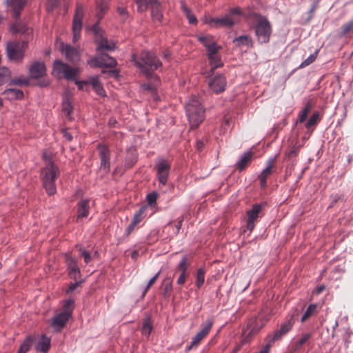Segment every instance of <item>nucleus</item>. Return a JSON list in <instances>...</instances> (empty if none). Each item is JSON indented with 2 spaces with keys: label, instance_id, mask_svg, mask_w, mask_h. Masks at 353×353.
Returning a JSON list of instances; mask_svg holds the SVG:
<instances>
[{
  "label": "nucleus",
  "instance_id": "8fccbe9b",
  "mask_svg": "<svg viewBox=\"0 0 353 353\" xmlns=\"http://www.w3.org/2000/svg\"><path fill=\"white\" fill-rule=\"evenodd\" d=\"M341 33L343 35L353 33V19L341 27Z\"/></svg>",
  "mask_w": 353,
  "mask_h": 353
},
{
  "label": "nucleus",
  "instance_id": "09e8293b",
  "mask_svg": "<svg viewBox=\"0 0 353 353\" xmlns=\"http://www.w3.org/2000/svg\"><path fill=\"white\" fill-rule=\"evenodd\" d=\"M73 310H74V300H72V299L67 300L63 305V310L62 312L64 313H68V315L71 316Z\"/></svg>",
  "mask_w": 353,
  "mask_h": 353
},
{
  "label": "nucleus",
  "instance_id": "c9c22d12",
  "mask_svg": "<svg viewBox=\"0 0 353 353\" xmlns=\"http://www.w3.org/2000/svg\"><path fill=\"white\" fill-rule=\"evenodd\" d=\"M312 103L310 101H308L305 104L303 110L299 112V119L301 123H303L305 121L308 113L310 112L312 108Z\"/></svg>",
  "mask_w": 353,
  "mask_h": 353
},
{
  "label": "nucleus",
  "instance_id": "4d7b16f0",
  "mask_svg": "<svg viewBox=\"0 0 353 353\" xmlns=\"http://www.w3.org/2000/svg\"><path fill=\"white\" fill-rule=\"evenodd\" d=\"M158 197V193L157 192H153L147 195L146 199L148 204L150 205H154L156 204V201Z\"/></svg>",
  "mask_w": 353,
  "mask_h": 353
},
{
  "label": "nucleus",
  "instance_id": "20e7f679",
  "mask_svg": "<svg viewBox=\"0 0 353 353\" xmlns=\"http://www.w3.org/2000/svg\"><path fill=\"white\" fill-rule=\"evenodd\" d=\"M186 114L190 128L194 129L205 119V108L199 97L193 96L185 105Z\"/></svg>",
  "mask_w": 353,
  "mask_h": 353
},
{
  "label": "nucleus",
  "instance_id": "9b49d317",
  "mask_svg": "<svg viewBox=\"0 0 353 353\" xmlns=\"http://www.w3.org/2000/svg\"><path fill=\"white\" fill-rule=\"evenodd\" d=\"M26 46L27 43L25 41L8 43L6 48L8 58L15 61L21 59Z\"/></svg>",
  "mask_w": 353,
  "mask_h": 353
},
{
  "label": "nucleus",
  "instance_id": "aec40b11",
  "mask_svg": "<svg viewBox=\"0 0 353 353\" xmlns=\"http://www.w3.org/2000/svg\"><path fill=\"white\" fill-rule=\"evenodd\" d=\"M265 325V322L261 320H255L254 322L252 323H250L248 325L249 327L250 328V330L249 333L245 336L242 341L241 344L244 345L247 343H248L250 341L251 337L258 333L261 329H262Z\"/></svg>",
  "mask_w": 353,
  "mask_h": 353
},
{
  "label": "nucleus",
  "instance_id": "f3484780",
  "mask_svg": "<svg viewBox=\"0 0 353 353\" xmlns=\"http://www.w3.org/2000/svg\"><path fill=\"white\" fill-rule=\"evenodd\" d=\"M26 2L27 0H6L8 6L12 12V17L16 20L19 18L21 12L24 8Z\"/></svg>",
  "mask_w": 353,
  "mask_h": 353
},
{
  "label": "nucleus",
  "instance_id": "c85d7f7f",
  "mask_svg": "<svg viewBox=\"0 0 353 353\" xmlns=\"http://www.w3.org/2000/svg\"><path fill=\"white\" fill-rule=\"evenodd\" d=\"M62 52L65 54V57L70 61H76L79 59V53L76 48L70 46H63Z\"/></svg>",
  "mask_w": 353,
  "mask_h": 353
},
{
  "label": "nucleus",
  "instance_id": "f03ea898",
  "mask_svg": "<svg viewBox=\"0 0 353 353\" xmlns=\"http://www.w3.org/2000/svg\"><path fill=\"white\" fill-rule=\"evenodd\" d=\"M248 19L254 30L258 42L261 44L268 43L272 32V27L268 18L259 13L251 12Z\"/></svg>",
  "mask_w": 353,
  "mask_h": 353
},
{
  "label": "nucleus",
  "instance_id": "de8ad7c7",
  "mask_svg": "<svg viewBox=\"0 0 353 353\" xmlns=\"http://www.w3.org/2000/svg\"><path fill=\"white\" fill-rule=\"evenodd\" d=\"M97 16L99 19H102L103 17L105 12L107 11L108 6V4L105 2H103L101 3H97Z\"/></svg>",
  "mask_w": 353,
  "mask_h": 353
},
{
  "label": "nucleus",
  "instance_id": "864d4df0",
  "mask_svg": "<svg viewBox=\"0 0 353 353\" xmlns=\"http://www.w3.org/2000/svg\"><path fill=\"white\" fill-rule=\"evenodd\" d=\"M317 54H318V50H316L314 54H311L304 61H303L300 65V68L306 67V66L309 65L310 64H311L312 63H313L317 57Z\"/></svg>",
  "mask_w": 353,
  "mask_h": 353
},
{
  "label": "nucleus",
  "instance_id": "0e129e2a",
  "mask_svg": "<svg viewBox=\"0 0 353 353\" xmlns=\"http://www.w3.org/2000/svg\"><path fill=\"white\" fill-rule=\"evenodd\" d=\"M156 282V281L154 280V279H153L152 277L150 279V281H148L146 287L145 288L143 292V296H144L146 293L148 292V291L149 290V289L150 288V287Z\"/></svg>",
  "mask_w": 353,
  "mask_h": 353
},
{
  "label": "nucleus",
  "instance_id": "bf43d9fd",
  "mask_svg": "<svg viewBox=\"0 0 353 353\" xmlns=\"http://www.w3.org/2000/svg\"><path fill=\"white\" fill-rule=\"evenodd\" d=\"M172 290V280L168 279V282L165 283L163 294L164 296H168Z\"/></svg>",
  "mask_w": 353,
  "mask_h": 353
},
{
  "label": "nucleus",
  "instance_id": "cd10ccee",
  "mask_svg": "<svg viewBox=\"0 0 353 353\" xmlns=\"http://www.w3.org/2000/svg\"><path fill=\"white\" fill-rule=\"evenodd\" d=\"M137 161V153L135 149L130 148L128 150L125 159V167L126 168H132Z\"/></svg>",
  "mask_w": 353,
  "mask_h": 353
},
{
  "label": "nucleus",
  "instance_id": "39448f33",
  "mask_svg": "<svg viewBox=\"0 0 353 353\" xmlns=\"http://www.w3.org/2000/svg\"><path fill=\"white\" fill-rule=\"evenodd\" d=\"M241 11L239 8H234L230 10L229 13L221 18L207 19L205 22L208 24L214 25V27H232L239 20Z\"/></svg>",
  "mask_w": 353,
  "mask_h": 353
},
{
  "label": "nucleus",
  "instance_id": "f8f14e48",
  "mask_svg": "<svg viewBox=\"0 0 353 353\" xmlns=\"http://www.w3.org/2000/svg\"><path fill=\"white\" fill-rule=\"evenodd\" d=\"M93 30L95 34V41L98 44L97 50L112 51L114 50L115 43L112 41L108 40L103 32L99 30L97 25L93 27Z\"/></svg>",
  "mask_w": 353,
  "mask_h": 353
},
{
  "label": "nucleus",
  "instance_id": "dca6fc26",
  "mask_svg": "<svg viewBox=\"0 0 353 353\" xmlns=\"http://www.w3.org/2000/svg\"><path fill=\"white\" fill-rule=\"evenodd\" d=\"M65 262L70 277L76 281L81 276L80 269L77 265V261L70 254H66Z\"/></svg>",
  "mask_w": 353,
  "mask_h": 353
},
{
  "label": "nucleus",
  "instance_id": "72a5a7b5",
  "mask_svg": "<svg viewBox=\"0 0 353 353\" xmlns=\"http://www.w3.org/2000/svg\"><path fill=\"white\" fill-rule=\"evenodd\" d=\"M11 72L5 67H0V86L8 82L10 80Z\"/></svg>",
  "mask_w": 353,
  "mask_h": 353
},
{
  "label": "nucleus",
  "instance_id": "ddd939ff",
  "mask_svg": "<svg viewBox=\"0 0 353 353\" xmlns=\"http://www.w3.org/2000/svg\"><path fill=\"white\" fill-rule=\"evenodd\" d=\"M157 176L161 185H165L168 182V178L170 170V164L165 159H160L155 165Z\"/></svg>",
  "mask_w": 353,
  "mask_h": 353
},
{
  "label": "nucleus",
  "instance_id": "e433bc0d",
  "mask_svg": "<svg viewBox=\"0 0 353 353\" xmlns=\"http://www.w3.org/2000/svg\"><path fill=\"white\" fill-rule=\"evenodd\" d=\"M181 8L188 18L190 23L194 24L197 22L196 17L192 13L191 10L186 6L184 1L181 2Z\"/></svg>",
  "mask_w": 353,
  "mask_h": 353
},
{
  "label": "nucleus",
  "instance_id": "c756f323",
  "mask_svg": "<svg viewBox=\"0 0 353 353\" xmlns=\"http://www.w3.org/2000/svg\"><path fill=\"white\" fill-rule=\"evenodd\" d=\"M50 347V339L45 335H42L36 345V350L41 352H47Z\"/></svg>",
  "mask_w": 353,
  "mask_h": 353
},
{
  "label": "nucleus",
  "instance_id": "7c9ffc66",
  "mask_svg": "<svg viewBox=\"0 0 353 353\" xmlns=\"http://www.w3.org/2000/svg\"><path fill=\"white\" fill-rule=\"evenodd\" d=\"M3 94L10 101L21 99L24 96L22 90H4Z\"/></svg>",
  "mask_w": 353,
  "mask_h": 353
},
{
  "label": "nucleus",
  "instance_id": "6e6552de",
  "mask_svg": "<svg viewBox=\"0 0 353 353\" xmlns=\"http://www.w3.org/2000/svg\"><path fill=\"white\" fill-rule=\"evenodd\" d=\"M299 311L295 308L291 311L290 314L288 316L286 321L281 324L280 328L274 333L272 341L279 340L283 335L290 332L296 321L298 319Z\"/></svg>",
  "mask_w": 353,
  "mask_h": 353
},
{
  "label": "nucleus",
  "instance_id": "ea45409f",
  "mask_svg": "<svg viewBox=\"0 0 353 353\" xmlns=\"http://www.w3.org/2000/svg\"><path fill=\"white\" fill-rule=\"evenodd\" d=\"M33 342V338L28 336L26 340L21 343L17 353H26L31 347Z\"/></svg>",
  "mask_w": 353,
  "mask_h": 353
},
{
  "label": "nucleus",
  "instance_id": "473e14b6",
  "mask_svg": "<svg viewBox=\"0 0 353 353\" xmlns=\"http://www.w3.org/2000/svg\"><path fill=\"white\" fill-rule=\"evenodd\" d=\"M209 59L210 65L211 66V71L213 72L214 70L221 68L223 65V63L221 60L220 54L216 55L211 56L208 57Z\"/></svg>",
  "mask_w": 353,
  "mask_h": 353
},
{
  "label": "nucleus",
  "instance_id": "37998d69",
  "mask_svg": "<svg viewBox=\"0 0 353 353\" xmlns=\"http://www.w3.org/2000/svg\"><path fill=\"white\" fill-rule=\"evenodd\" d=\"M137 5V10L139 12H143L147 10L148 8H151L152 0H134Z\"/></svg>",
  "mask_w": 353,
  "mask_h": 353
},
{
  "label": "nucleus",
  "instance_id": "13d9d810",
  "mask_svg": "<svg viewBox=\"0 0 353 353\" xmlns=\"http://www.w3.org/2000/svg\"><path fill=\"white\" fill-rule=\"evenodd\" d=\"M79 252L81 253V256L83 257L84 262L87 264L89 263L92 259L90 252L83 249V248H79Z\"/></svg>",
  "mask_w": 353,
  "mask_h": 353
},
{
  "label": "nucleus",
  "instance_id": "58836bf2",
  "mask_svg": "<svg viewBox=\"0 0 353 353\" xmlns=\"http://www.w3.org/2000/svg\"><path fill=\"white\" fill-rule=\"evenodd\" d=\"M181 8L188 18L190 23L194 24L197 22L196 17L192 13L191 10L186 6L184 1L181 2Z\"/></svg>",
  "mask_w": 353,
  "mask_h": 353
},
{
  "label": "nucleus",
  "instance_id": "1a4fd4ad",
  "mask_svg": "<svg viewBox=\"0 0 353 353\" xmlns=\"http://www.w3.org/2000/svg\"><path fill=\"white\" fill-rule=\"evenodd\" d=\"M88 63L92 68H113L117 65V61L113 57L103 52H101L95 57L89 59Z\"/></svg>",
  "mask_w": 353,
  "mask_h": 353
},
{
  "label": "nucleus",
  "instance_id": "f257e3e1",
  "mask_svg": "<svg viewBox=\"0 0 353 353\" xmlns=\"http://www.w3.org/2000/svg\"><path fill=\"white\" fill-rule=\"evenodd\" d=\"M132 60L147 79L144 88H157L161 85V79L154 72L162 63L154 53L143 50L139 56L133 54Z\"/></svg>",
  "mask_w": 353,
  "mask_h": 353
},
{
  "label": "nucleus",
  "instance_id": "9d476101",
  "mask_svg": "<svg viewBox=\"0 0 353 353\" xmlns=\"http://www.w3.org/2000/svg\"><path fill=\"white\" fill-rule=\"evenodd\" d=\"M213 323V320L208 319L201 325V330L192 338L190 346L187 347L188 351L192 350L194 347L197 346L201 341L208 335L212 327Z\"/></svg>",
  "mask_w": 353,
  "mask_h": 353
},
{
  "label": "nucleus",
  "instance_id": "5701e85b",
  "mask_svg": "<svg viewBox=\"0 0 353 353\" xmlns=\"http://www.w3.org/2000/svg\"><path fill=\"white\" fill-rule=\"evenodd\" d=\"M89 203L88 199H81L78 203L77 217V221H80L83 218H85L89 214Z\"/></svg>",
  "mask_w": 353,
  "mask_h": 353
},
{
  "label": "nucleus",
  "instance_id": "774afa93",
  "mask_svg": "<svg viewBox=\"0 0 353 353\" xmlns=\"http://www.w3.org/2000/svg\"><path fill=\"white\" fill-rule=\"evenodd\" d=\"M136 225H137L133 224L132 222L130 223V224L128 226V228L126 229L127 235H129L134 230Z\"/></svg>",
  "mask_w": 353,
  "mask_h": 353
},
{
  "label": "nucleus",
  "instance_id": "338daca9",
  "mask_svg": "<svg viewBox=\"0 0 353 353\" xmlns=\"http://www.w3.org/2000/svg\"><path fill=\"white\" fill-rule=\"evenodd\" d=\"M62 134L63 137L68 141H71L72 140V134L67 130H63Z\"/></svg>",
  "mask_w": 353,
  "mask_h": 353
},
{
  "label": "nucleus",
  "instance_id": "603ef678",
  "mask_svg": "<svg viewBox=\"0 0 353 353\" xmlns=\"http://www.w3.org/2000/svg\"><path fill=\"white\" fill-rule=\"evenodd\" d=\"M311 337V334L307 333L303 334L301 339L296 343L295 348L296 350H299L301 347Z\"/></svg>",
  "mask_w": 353,
  "mask_h": 353
},
{
  "label": "nucleus",
  "instance_id": "423d86ee",
  "mask_svg": "<svg viewBox=\"0 0 353 353\" xmlns=\"http://www.w3.org/2000/svg\"><path fill=\"white\" fill-rule=\"evenodd\" d=\"M79 73V69L72 68L59 60H56L53 64L52 74L59 79L75 80Z\"/></svg>",
  "mask_w": 353,
  "mask_h": 353
},
{
  "label": "nucleus",
  "instance_id": "4be33fe9",
  "mask_svg": "<svg viewBox=\"0 0 353 353\" xmlns=\"http://www.w3.org/2000/svg\"><path fill=\"white\" fill-rule=\"evenodd\" d=\"M62 110L68 119L71 120L73 111V99L69 92H65L63 97Z\"/></svg>",
  "mask_w": 353,
  "mask_h": 353
},
{
  "label": "nucleus",
  "instance_id": "a18cd8bd",
  "mask_svg": "<svg viewBox=\"0 0 353 353\" xmlns=\"http://www.w3.org/2000/svg\"><path fill=\"white\" fill-rule=\"evenodd\" d=\"M205 270L203 268H199L196 273V285L199 289L205 281Z\"/></svg>",
  "mask_w": 353,
  "mask_h": 353
},
{
  "label": "nucleus",
  "instance_id": "6e6d98bb",
  "mask_svg": "<svg viewBox=\"0 0 353 353\" xmlns=\"http://www.w3.org/2000/svg\"><path fill=\"white\" fill-rule=\"evenodd\" d=\"M188 265L187 263V258L183 256L178 264L177 268L182 273H187Z\"/></svg>",
  "mask_w": 353,
  "mask_h": 353
},
{
  "label": "nucleus",
  "instance_id": "052dcab7",
  "mask_svg": "<svg viewBox=\"0 0 353 353\" xmlns=\"http://www.w3.org/2000/svg\"><path fill=\"white\" fill-rule=\"evenodd\" d=\"M117 11L119 14V16L121 18V20L124 22L128 17V12L125 8L123 7H118Z\"/></svg>",
  "mask_w": 353,
  "mask_h": 353
},
{
  "label": "nucleus",
  "instance_id": "7ed1b4c3",
  "mask_svg": "<svg viewBox=\"0 0 353 353\" xmlns=\"http://www.w3.org/2000/svg\"><path fill=\"white\" fill-rule=\"evenodd\" d=\"M43 157L46 161V165L41 173L43 185L48 195H53L56 193L55 181L59 175V170L45 153Z\"/></svg>",
  "mask_w": 353,
  "mask_h": 353
},
{
  "label": "nucleus",
  "instance_id": "4468645a",
  "mask_svg": "<svg viewBox=\"0 0 353 353\" xmlns=\"http://www.w3.org/2000/svg\"><path fill=\"white\" fill-rule=\"evenodd\" d=\"M83 17V9L81 5H77L75 14L73 19L72 31L73 41H77L80 38V34L82 27V19Z\"/></svg>",
  "mask_w": 353,
  "mask_h": 353
},
{
  "label": "nucleus",
  "instance_id": "a211bd4d",
  "mask_svg": "<svg viewBox=\"0 0 353 353\" xmlns=\"http://www.w3.org/2000/svg\"><path fill=\"white\" fill-rule=\"evenodd\" d=\"M276 156L274 157H271L267 161V166L265 169L262 170L259 178L260 179V185L262 188H264L266 186V179L269 177L272 173V168L274 165V162L276 161Z\"/></svg>",
  "mask_w": 353,
  "mask_h": 353
},
{
  "label": "nucleus",
  "instance_id": "2eb2a0df",
  "mask_svg": "<svg viewBox=\"0 0 353 353\" xmlns=\"http://www.w3.org/2000/svg\"><path fill=\"white\" fill-rule=\"evenodd\" d=\"M99 155L101 160L100 167L105 172L110 170V152L105 144H99L97 145Z\"/></svg>",
  "mask_w": 353,
  "mask_h": 353
},
{
  "label": "nucleus",
  "instance_id": "393cba45",
  "mask_svg": "<svg viewBox=\"0 0 353 353\" xmlns=\"http://www.w3.org/2000/svg\"><path fill=\"white\" fill-rule=\"evenodd\" d=\"M151 15L154 21H161L163 18V14L161 9V3L158 0H152Z\"/></svg>",
  "mask_w": 353,
  "mask_h": 353
},
{
  "label": "nucleus",
  "instance_id": "5fc2aeb1",
  "mask_svg": "<svg viewBox=\"0 0 353 353\" xmlns=\"http://www.w3.org/2000/svg\"><path fill=\"white\" fill-rule=\"evenodd\" d=\"M221 49V47L220 46H218L216 43L210 48H208L207 49L208 53L207 56L208 57H210L211 56L216 55L219 53V50Z\"/></svg>",
  "mask_w": 353,
  "mask_h": 353
},
{
  "label": "nucleus",
  "instance_id": "c03bdc74",
  "mask_svg": "<svg viewBox=\"0 0 353 353\" xmlns=\"http://www.w3.org/2000/svg\"><path fill=\"white\" fill-rule=\"evenodd\" d=\"M317 305L316 304H310L303 315L302 316L301 321V322H304L308 318H310L312 314H314L316 312Z\"/></svg>",
  "mask_w": 353,
  "mask_h": 353
},
{
  "label": "nucleus",
  "instance_id": "a19ab883",
  "mask_svg": "<svg viewBox=\"0 0 353 353\" xmlns=\"http://www.w3.org/2000/svg\"><path fill=\"white\" fill-rule=\"evenodd\" d=\"M252 40L248 35H242L234 39V43L238 46H250L252 44Z\"/></svg>",
  "mask_w": 353,
  "mask_h": 353
},
{
  "label": "nucleus",
  "instance_id": "3c124183",
  "mask_svg": "<svg viewBox=\"0 0 353 353\" xmlns=\"http://www.w3.org/2000/svg\"><path fill=\"white\" fill-rule=\"evenodd\" d=\"M319 114L318 112L314 113L310 118V119L305 123L306 128H310L312 126L316 124L319 119Z\"/></svg>",
  "mask_w": 353,
  "mask_h": 353
},
{
  "label": "nucleus",
  "instance_id": "680f3d73",
  "mask_svg": "<svg viewBox=\"0 0 353 353\" xmlns=\"http://www.w3.org/2000/svg\"><path fill=\"white\" fill-rule=\"evenodd\" d=\"M299 152V148L294 147L288 153H286V156L288 157V158L290 159L292 157H296L298 154Z\"/></svg>",
  "mask_w": 353,
  "mask_h": 353
},
{
  "label": "nucleus",
  "instance_id": "79ce46f5",
  "mask_svg": "<svg viewBox=\"0 0 353 353\" xmlns=\"http://www.w3.org/2000/svg\"><path fill=\"white\" fill-rule=\"evenodd\" d=\"M152 330V321L150 318H147L145 319L143 327L141 330V332L143 335L149 337Z\"/></svg>",
  "mask_w": 353,
  "mask_h": 353
},
{
  "label": "nucleus",
  "instance_id": "e2e57ef3",
  "mask_svg": "<svg viewBox=\"0 0 353 353\" xmlns=\"http://www.w3.org/2000/svg\"><path fill=\"white\" fill-rule=\"evenodd\" d=\"M186 276H187V273L181 272V274L176 281L177 284L183 285L185 283Z\"/></svg>",
  "mask_w": 353,
  "mask_h": 353
},
{
  "label": "nucleus",
  "instance_id": "bb28decb",
  "mask_svg": "<svg viewBox=\"0 0 353 353\" xmlns=\"http://www.w3.org/2000/svg\"><path fill=\"white\" fill-rule=\"evenodd\" d=\"M30 78L28 77L24 76H19L14 77L13 79H10L9 81V85L12 86H19V87H23V86H31L32 85L30 83Z\"/></svg>",
  "mask_w": 353,
  "mask_h": 353
},
{
  "label": "nucleus",
  "instance_id": "0eeeda50",
  "mask_svg": "<svg viewBox=\"0 0 353 353\" xmlns=\"http://www.w3.org/2000/svg\"><path fill=\"white\" fill-rule=\"evenodd\" d=\"M29 73L30 79H41L38 84L40 87H48L50 85V81L46 77V68L44 63L39 61L34 62L30 66Z\"/></svg>",
  "mask_w": 353,
  "mask_h": 353
},
{
  "label": "nucleus",
  "instance_id": "49530a36",
  "mask_svg": "<svg viewBox=\"0 0 353 353\" xmlns=\"http://www.w3.org/2000/svg\"><path fill=\"white\" fill-rule=\"evenodd\" d=\"M147 207L146 206H142L134 215L133 219L131 222L133 223V224L137 225L139 223L141 220L143 219V214L145 211Z\"/></svg>",
  "mask_w": 353,
  "mask_h": 353
},
{
  "label": "nucleus",
  "instance_id": "a878e982",
  "mask_svg": "<svg viewBox=\"0 0 353 353\" xmlns=\"http://www.w3.org/2000/svg\"><path fill=\"white\" fill-rule=\"evenodd\" d=\"M208 84L211 88H225L227 83L225 77L218 75L210 78L208 81Z\"/></svg>",
  "mask_w": 353,
  "mask_h": 353
},
{
  "label": "nucleus",
  "instance_id": "f704fd0d",
  "mask_svg": "<svg viewBox=\"0 0 353 353\" xmlns=\"http://www.w3.org/2000/svg\"><path fill=\"white\" fill-rule=\"evenodd\" d=\"M198 39L207 49L216 43L214 37L209 34L199 36Z\"/></svg>",
  "mask_w": 353,
  "mask_h": 353
},
{
  "label": "nucleus",
  "instance_id": "412c9836",
  "mask_svg": "<svg viewBox=\"0 0 353 353\" xmlns=\"http://www.w3.org/2000/svg\"><path fill=\"white\" fill-rule=\"evenodd\" d=\"M261 205L254 204L253 205L252 210L248 212L247 229L250 231H252L254 228V222L259 217V214L261 212Z\"/></svg>",
  "mask_w": 353,
  "mask_h": 353
},
{
  "label": "nucleus",
  "instance_id": "2f4dec72",
  "mask_svg": "<svg viewBox=\"0 0 353 353\" xmlns=\"http://www.w3.org/2000/svg\"><path fill=\"white\" fill-rule=\"evenodd\" d=\"M252 153L248 152L244 153L240 160L236 163V167L240 171L243 170L251 161Z\"/></svg>",
  "mask_w": 353,
  "mask_h": 353
},
{
  "label": "nucleus",
  "instance_id": "69168bd1",
  "mask_svg": "<svg viewBox=\"0 0 353 353\" xmlns=\"http://www.w3.org/2000/svg\"><path fill=\"white\" fill-rule=\"evenodd\" d=\"M81 283H82V281H76L74 283H71L68 289L67 290L66 292L69 293V292L74 291Z\"/></svg>",
  "mask_w": 353,
  "mask_h": 353
},
{
  "label": "nucleus",
  "instance_id": "6ab92c4d",
  "mask_svg": "<svg viewBox=\"0 0 353 353\" xmlns=\"http://www.w3.org/2000/svg\"><path fill=\"white\" fill-rule=\"evenodd\" d=\"M70 316L63 312L55 315L52 320V326L57 332H60L66 325Z\"/></svg>",
  "mask_w": 353,
  "mask_h": 353
},
{
  "label": "nucleus",
  "instance_id": "b1692460",
  "mask_svg": "<svg viewBox=\"0 0 353 353\" xmlns=\"http://www.w3.org/2000/svg\"><path fill=\"white\" fill-rule=\"evenodd\" d=\"M75 83L79 86V88H82L83 86H92L93 88H102V85L97 76L90 77L87 79L81 81H76Z\"/></svg>",
  "mask_w": 353,
  "mask_h": 353
},
{
  "label": "nucleus",
  "instance_id": "4c0bfd02",
  "mask_svg": "<svg viewBox=\"0 0 353 353\" xmlns=\"http://www.w3.org/2000/svg\"><path fill=\"white\" fill-rule=\"evenodd\" d=\"M181 8L188 18L190 23L194 24L197 22L196 17L192 13L191 10L186 6L184 1L181 2Z\"/></svg>",
  "mask_w": 353,
  "mask_h": 353
}]
</instances>
